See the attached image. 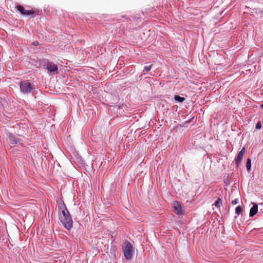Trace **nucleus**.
Segmentation results:
<instances>
[{
  "label": "nucleus",
  "mask_w": 263,
  "mask_h": 263,
  "mask_svg": "<svg viewBox=\"0 0 263 263\" xmlns=\"http://www.w3.org/2000/svg\"><path fill=\"white\" fill-rule=\"evenodd\" d=\"M59 217L60 221L66 229L67 230L71 229L73 226V221L64 203L59 206Z\"/></svg>",
  "instance_id": "obj_1"
},
{
  "label": "nucleus",
  "mask_w": 263,
  "mask_h": 263,
  "mask_svg": "<svg viewBox=\"0 0 263 263\" xmlns=\"http://www.w3.org/2000/svg\"><path fill=\"white\" fill-rule=\"evenodd\" d=\"M59 217L60 221L66 229L67 230L71 229L73 226V221L64 203L59 206Z\"/></svg>",
  "instance_id": "obj_2"
},
{
  "label": "nucleus",
  "mask_w": 263,
  "mask_h": 263,
  "mask_svg": "<svg viewBox=\"0 0 263 263\" xmlns=\"http://www.w3.org/2000/svg\"><path fill=\"white\" fill-rule=\"evenodd\" d=\"M122 249L124 252V255L127 260L130 259L132 257L134 248L130 242L125 240L123 243Z\"/></svg>",
  "instance_id": "obj_3"
},
{
  "label": "nucleus",
  "mask_w": 263,
  "mask_h": 263,
  "mask_svg": "<svg viewBox=\"0 0 263 263\" xmlns=\"http://www.w3.org/2000/svg\"><path fill=\"white\" fill-rule=\"evenodd\" d=\"M20 87L21 91L24 93H30L33 90V87L28 80L23 81L20 82Z\"/></svg>",
  "instance_id": "obj_4"
},
{
  "label": "nucleus",
  "mask_w": 263,
  "mask_h": 263,
  "mask_svg": "<svg viewBox=\"0 0 263 263\" xmlns=\"http://www.w3.org/2000/svg\"><path fill=\"white\" fill-rule=\"evenodd\" d=\"M174 212L177 215H182L184 214L183 210L182 208L181 204L178 201H174L173 204Z\"/></svg>",
  "instance_id": "obj_5"
},
{
  "label": "nucleus",
  "mask_w": 263,
  "mask_h": 263,
  "mask_svg": "<svg viewBox=\"0 0 263 263\" xmlns=\"http://www.w3.org/2000/svg\"><path fill=\"white\" fill-rule=\"evenodd\" d=\"M246 151L245 147L238 153L237 157L235 159V163L237 166H238L241 162L244 154L246 153Z\"/></svg>",
  "instance_id": "obj_6"
},
{
  "label": "nucleus",
  "mask_w": 263,
  "mask_h": 263,
  "mask_svg": "<svg viewBox=\"0 0 263 263\" xmlns=\"http://www.w3.org/2000/svg\"><path fill=\"white\" fill-rule=\"evenodd\" d=\"M17 10L21 13V14L23 15H32L34 14V12L33 10H27L24 9V8L21 6L18 5L17 6Z\"/></svg>",
  "instance_id": "obj_7"
},
{
  "label": "nucleus",
  "mask_w": 263,
  "mask_h": 263,
  "mask_svg": "<svg viewBox=\"0 0 263 263\" xmlns=\"http://www.w3.org/2000/svg\"><path fill=\"white\" fill-rule=\"evenodd\" d=\"M47 69L50 72H55L58 71L57 66L53 62L48 63L46 66Z\"/></svg>",
  "instance_id": "obj_8"
},
{
  "label": "nucleus",
  "mask_w": 263,
  "mask_h": 263,
  "mask_svg": "<svg viewBox=\"0 0 263 263\" xmlns=\"http://www.w3.org/2000/svg\"><path fill=\"white\" fill-rule=\"evenodd\" d=\"M8 141L11 145H15L17 143V140L11 134L8 135Z\"/></svg>",
  "instance_id": "obj_9"
},
{
  "label": "nucleus",
  "mask_w": 263,
  "mask_h": 263,
  "mask_svg": "<svg viewBox=\"0 0 263 263\" xmlns=\"http://www.w3.org/2000/svg\"><path fill=\"white\" fill-rule=\"evenodd\" d=\"M258 211V205L254 203L253 206L250 209L249 216L250 217L254 216Z\"/></svg>",
  "instance_id": "obj_10"
},
{
  "label": "nucleus",
  "mask_w": 263,
  "mask_h": 263,
  "mask_svg": "<svg viewBox=\"0 0 263 263\" xmlns=\"http://www.w3.org/2000/svg\"><path fill=\"white\" fill-rule=\"evenodd\" d=\"M174 99L175 101H178L179 102H182L185 100V98L183 97H181L178 95H175L174 97Z\"/></svg>",
  "instance_id": "obj_11"
},
{
  "label": "nucleus",
  "mask_w": 263,
  "mask_h": 263,
  "mask_svg": "<svg viewBox=\"0 0 263 263\" xmlns=\"http://www.w3.org/2000/svg\"><path fill=\"white\" fill-rule=\"evenodd\" d=\"M235 213L237 215L242 214V208L241 206H237L235 209Z\"/></svg>",
  "instance_id": "obj_12"
},
{
  "label": "nucleus",
  "mask_w": 263,
  "mask_h": 263,
  "mask_svg": "<svg viewBox=\"0 0 263 263\" xmlns=\"http://www.w3.org/2000/svg\"><path fill=\"white\" fill-rule=\"evenodd\" d=\"M217 208H220L222 205V200L220 198H218L217 201L213 204Z\"/></svg>",
  "instance_id": "obj_13"
},
{
  "label": "nucleus",
  "mask_w": 263,
  "mask_h": 263,
  "mask_svg": "<svg viewBox=\"0 0 263 263\" xmlns=\"http://www.w3.org/2000/svg\"><path fill=\"white\" fill-rule=\"evenodd\" d=\"M246 167L248 171H249L251 167V160L248 158L247 161Z\"/></svg>",
  "instance_id": "obj_14"
},
{
  "label": "nucleus",
  "mask_w": 263,
  "mask_h": 263,
  "mask_svg": "<svg viewBox=\"0 0 263 263\" xmlns=\"http://www.w3.org/2000/svg\"><path fill=\"white\" fill-rule=\"evenodd\" d=\"M152 65H149V66H144V70L147 72V71H149L151 69V67H152Z\"/></svg>",
  "instance_id": "obj_15"
},
{
  "label": "nucleus",
  "mask_w": 263,
  "mask_h": 263,
  "mask_svg": "<svg viewBox=\"0 0 263 263\" xmlns=\"http://www.w3.org/2000/svg\"><path fill=\"white\" fill-rule=\"evenodd\" d=\"M261 122L260 121H258L257 124H256L255 128L257 129H259L261 128Z\"/></svg>",
  "instance_id": "obj_16"
},
{
  "label": "nucleus",
  "mask_w": 263,
  "mask_h": 263,
  "mask_svg": "<svg viewBox=\"0 0 263 263\" xmlns=\"http://www.w3.org/2000/svg\"><path fill=\"white\" fill-rule=\"evenodd\" d=\"M237 203H238V199H235L232 201V204L233 205L236 204Z\"/></svg>",
  "instance_id": "obj_17"
},
{
  "label": "nucleus",
  "mask_w": 263,
  "mask_h": 263,
  "mask_svg": "<svg viewBox=\"0 0 263 263\" xmlns=\"http://www.w3.org/2000/svg\"><path fill=\"white\" fill-rule=\"evenodd\" d=\"M33 45L34 46H37V45H39V43H38V42H37V41L34 42L33 43Z\"/></svg>",
  "instance_id": "obj_18"
},
{
  "label": "nucleus",
  "mask_w": 263,
  "mask_h": 263,
  "mask_svg": "<svg viewBox=\"0 0 263 263\" xmlns=\"http://www.w3.org/2000/svg\"><path fill=\"white\" fill-rule=\"evenodd\" d=\"M260 107L263 109V104L260 105Z\"/></svg>",
  "instance_id": "obj_19"
}]
</instances>
